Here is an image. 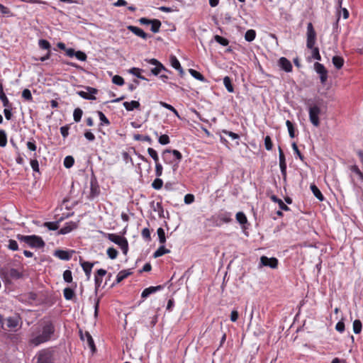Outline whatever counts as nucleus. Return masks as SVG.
<instances>
[{"label": "nucleus", "mask_w": 363, "mask_h": 363, "mask_svg": "<svg viewBox=\"0 0 363 363\" xmlns=\"http://www.w3.org/2000/svg\"><path fill=\"white\" fill-rule=\"evenodd\" d=\"M159 241L161 244H164L166 242L165 233L163 228H159L157 230Z\"/></svg>", "instance_id": "a19ab883"}, {"label": "nucleus", "mask_w": 363, "mask_h": 363, "mask_svg": "<svg viewBox=\"0 0 363 363\" xmlns=\"http://www.w3.org/2000/svg\"><path fill=\"white\" fill-rule=\"evenodd\" d=\"M143 70L140 68L137 67H133L128 70V72L135 75L138 78L143 79V80H147L144 76L141 75V72Z\"/></svg>", "instance_id": "cd10ccee"}, {"label": "nucleus", "mask_w": 363, "mask_h": 363, "mask_svg": "<svg viewBox=\"0 0 363 363\" xmlns=\"http://www.w3.org/2000/svg\"><path fill=\"white\" fill-rule=\"evenodd\" d=\"M316 33L313 28V24L308 23L307 25V42L306 46L308 49L313 48L315 43Z\"/></svg>", "instance_id": "20e7f679"}, {"label": "nucleus", "mask_w": 363, "mask_h": 363, "mask_svg": "<svg viewBox=\"0 0 363 363\" xmlns=\"http://www.w3.org/2000/svg\"><path fill=\"white\" fill-rule=\"evenodd\" d=\"M223 84L228 92L233 93L234 91V88L231 83V79L228 76H226L223 78Z\"/></svg>", "instance_id": "c85d7f7f"}, {"label": "nucleus", "mask_w": 363, "mask_h": 363, "mask_svg": "<svg viewBox=\"0 0 363 363\" xmlns=\"http://www.w3.org/2000/svg\"><path fill=\"white\" fill-rule=\"evenodd\" d=\"M272 199L279 204L280 209L283 211H289V208L280 199H278L276 196H272Z\"/></svg>", "instance_id": "473e14b6"}, {"label": "nucleus", "mask_w": 363, "mask_h": 363, "mask_svg": "<svg viewBox=\"0 0 363 363\" xmlns=\"http://www.w3.org/2000/svg\"><path fill=\"white\" fill-rule=\"evenodd\" d=\"M189 72L190 74L195 79H196L201 82L205 81L204 77L200 72H197L196 70L193 69H189Z\"/></svg>", "instance_id": "f704fd0d"}, {"label": "nucleus", "mask_w": 363, "mask_h": 363, "mask_svg": "<svg viewBox=\"0 0 363 363\" xmlns=\"http://www.w3.org/2000/svg\"><path fill=\"white\" fill-rule=\"evenodd\" d=\"M30 238H31V235H21V234H18L16 235V238L19 241L24 242L28 246V243H30V240L31 239Z\"/></svg>", "instance_id": "09e8293b"}, {"label": "nucleus", "mask_w": 363, "mask_h": 363, "mask_svg": "<svg viewBox=\"0 0 363 363\" xmlns=\"http://www.w3.org/2000/svg\"><path fill=\"white\" fill-rule=\"evenodd\" d=\"M83 111L81 108H77L74 109L73 113V118L75 122H79L81 121Z\"/></svg>", "instance_id": "58836bf2"}, {"label": "nucleus", "mask_w": 363, "mask_h": 363, "mask_svg": "<svg viewBox=\"0 0 363 363\" xmlns=\"http://www.w3.org/2000/svg\"><path fill=\"white\" fill-rule=\"evenodd\" d=\"M194 201V196L193 194H188L184 196V203L190 204Z\"/></svg>", "instance_id": "774afa93"}, {"label": "nucleus", "mask_w": 363, "mask_h": 363, "mask_svg": "<svg viewBox=\"0 0 363 363\" xmlns=\"http://www.w3.org/2000/svg\"><path fill=\"white\" fill-rule=\"evenodd\" d=\"M106 271L103 269H98L95 274V289L96 291L98 290L99 287L101 286L102 283V277L106 274Z\"/></svg>", "instance_id": "4468645a"}, {"label": "nucleus", "mask_w": 363, "mask_h": 363, "mask_svg": "<svg viewBox=\"0 0 363 363\" xmlns=\"http://www.w3.org/2000/svg\"><path fill=\"white\" fill-rule=\"evenodd\" d=\"M80 264H81L84 272H85L87 279H89L90 276H91V269L94 266V263H91V262H85V261H83V262L80 261Z\"/></svg>", "instance_id": "6ab92c4d"}, {"label": "nucleus", "mask_w": 363, "mask_h": 363, "mask_svg": "<svg viewBox=\"0 0 363 363\" xmlns=\"http://www.w3.org/2000/svg\"><path fill=\"white\" fill-rule=\"evenodd\" d=\"M236 220L241 225H244L247 222V217L242 212H238L236 213Z\"/></svg>", "instance_id": "c9c22d12"}, {"label": "nucleus", "mask_w": 363, "mask_h": 363, "mask_svg": "<svg viewBox=\"0 0 363 363\" xmlns=\"http://www.w3.org/2000/svg\"><path fill=\"white\" fill-rule=\"evenodd\" d=\"M74 56L81 61H85L86 60V55L82 51H77Z\"/></svg>", "instance_id": "69168bd1"}, {"label": "nucleus", "mask_w": 363, "mask_h": 363, "mask_svg": "<svg viewBox=\"0 0 363 363\" xmlns=\"http://www.w3.org/2000/svg\"><path fill=\"white\" fill-rule=\"evenodd\" d=\"M162 186H163V181L160 178L155 179L153 181V182L152 183V188L156 190L160 189L162 187Z\"/></svg>", "instance_id": "3c124183"}, {"label": "nucleus", "mask_w": 363, "mask_h": 363, "mask_svg": "<svg viewBox=\"0 0 363 363\" xmlns=\"http://www.w3.org/2000/svg\"><path fill=\"white\" fill-rule=\"evenodd\" d=\"M86 89L87 91H79L77 92V94L84 99L95 100L96 97L94 96V94L98 92V90L90 86H86Z\"/></svg>", "instance_id": "0eeeda50"}, {"label": "nucleus", "mask_w": 363, "mask_h": 363, "mask_svg": "<svg viewBox=\"0 0 363 363\" xmlns=\"http://www.w3.org/2000/svg\"><path fill=\"white\" fill-rule=\"evenodd\" d=\"M128 29L131 31L133 33H134L135 35L139 36L142 38L143 39H147L148 37V35L144 32L143 30L141 28L134 26H128Z\"/></svg>", "instance_id": "dca6fc26"}, {"label": "nucleus", "mask_w": 363, "mask_h": 363, "mask_svg": "<svg viewBox=\"0 0 363 363\" xmlns=\"http://www.w3.org/2000/svg\"><path fill=\"white\" fill-rule=\"evenodd\" d=\"M151 24V30L154 33H157L160 31L161 26V22L157 19H152Z\"/></svg>", "instance_id": "7c9ffc66"}, {"label": "nucleus", "mask_w": 363, "mask_h": 363, "mask_svg": "<svg viewBox=\"0 0 363 363\" xmlns=\"http://www.w3.org/2000/svg\"><path fill=\"white\" fill-rule=\"evenodd\" d=\"M311 49H312V57L315 60H321V57H320V55L319 53V49L318 48H315L314 46Z\"/></svg>", "instance_id": "e2e57ef3"}, {"label": "nucleus", "mask_w": 363, "mask_h": 363, "mask_svg": "<svg viewBox=\"0 0 363 363\" xmlns=\"http://www.w3.org/2000/svg\"><path fill=\"white\" fill-rule=\"evenodd\" d=\"M36 363H52V354L48 350H43L36 354Z\"/></svg>", "instance_id": "39448f33"}, {"label": "nucleus", "mask_w": 363, "mask_h": 363, "mask_svg": "<svg viewBox=\"0 0 363 363\" xmlns=\"http://www.w3.org/2000/svg\"><path fill=\"white\" fill-rule=\"evenodd\" d=\"M30 243H28V247L32 248H43L44 247L45 243L42 239L41 237L32 235L30 238Z\"/></svg>", "instance_id": "1a4fd4ad"}, {"label": "nucleus", "mask_w": 363, "mask_h": 363, "mask_svg": "<svg viewBox=\"0 0 363 363\" xmlns=\"http://www.w3.org/2000/svg\"><path fill=\"white\" fill-rule=\"evenodd\" d=\"M264 146L267 150H271L272 149V142L271 138L269 135H267L264 138Z\"/></svg>", "instance_id": "bf43d9fd"}, {"label": "nucleus", "mask_w": 363, "mask_h": 363, "mask_svg": "<svg viewBox=\"0 0 363 363\" xmlns=\"http://www.w3.org/2000/svg\"><path fill=\"white\" fill-rule=\"evenodd\" d=\"M4 329H8L11 331H16L19 325V318L18 317H9L4 320Z\"/></svg>", "instance_id": "423d86ee"}, {"label": "nucleus", "mask_w": 363, "mask_h": 363, "mask_svg": "<svg viewBox=\"0 0 363 363\" xmlns=\"http://www.w3.org/2000/svg\"><path fill=\"white\" fill-rule=\"evenodd\" d=\"M314 69L320 75L321 83L325 84L328 79V71L324 65L317 62L314 64Z\"/></svg>", "instance_id": "6e6552de"}, {"label": "nucleus", "mask_w": 363, "mask_h": 363, "mask_svg": "<svg viewBox=\"0 0 363 363\" xmlns=\"http://www.w3.org/2000/svg\"><path fill=\"white\" fill-rule=\"evenodd\" d=\"M154 211H158L160 217H163L164 209L160 203H157L156 206H154Z\"/></svg>", "instance_id": "338daca9"}, {"label": "nucleus", "mask_w": 363, "mask_h": 363, "mask_svg": "<svg viewBox=\"0 0 363 363\" xmlns=\"http://www.w3.org/2000/svg\"><path fill=\"white\" fill-rule=\"evenodd\" d=\"M134 139L135 140H143V141H146L149 143H152V139L150 138V136L148 135H145V136H142L139 134L138 135H134Z\"/></svg>", "instance_id": "13d9d810"}, {"label": "nucleus", "mask_w": 363, "mask_h": 363, "mask_svg": "<svg viewBox=\"0 0 363 363\" xmlns=\"http://www.w3.org/2000/svg\"><path fill=\"white\" fill-rule=\"evenodd\" d=\"M63 294H64V296H65V299H67V300L72 299V298L74 296V290L72 289L71 288H68V287L65 288L63 290Z\"/></svg>", "instance_id": "e433bc0d"}, {"label": "nucleus", "mask_w": 363, "mask_h": 363, "mask_svg": "<svg viewBox=\"0 0 363 363\" xmlns=\"http://www.w3.org/2000/svg\"><path fill=\"white\" fill-rule=\"evenodd\" d=\"M97 113H98L99 119L101 121L102 124H105V125L110 124L108 119L106 117V116L101 111H98Z\"/></svg>", "instance_id": "680f3d73"}, {"label": "nucleus", "mask_w": 363, "mask_h": 363, "mask_svg": "<svg viewBox=\"0 0 363 363\" xmlns=\"http://www.w3.org/2000/svg\"><path fill=\"white\" fill-rule=\"evenodd\" d=\"M112 82L118 86H122L124 84V79L119 75H115L112 78Z\"/></svg>", "instance_id": "5fc2aeb1"}, {"label": "nucleus", "mask_w": 363, "mask_h": 363, "mask_svg": "<svg viewBox=\"0 0 363 363\" xmlns=\"http://www.w3.org/2000/svg\"><path fill=\"white\" fill-rule=\"evenodd\" d=\"M260 263L262 266L269 267L272 269H276L278 265V260L277 258H269L266 256H262L260 258Z\"/></svg>", "instance_id": "9d476101"}, {"label": "nucleus", "mask_w": 363, "mask_h": 363, "mask_svg": "<svg viewBox=\"0 0 363 363\" xmlns=\"http://www.w3.org/2000/svg\"><path fill=\"white\" fill-rule=\"evenodd\" d=\"M279 65L286 72H290L292 70V65L291 62L284 57H282L279 60Z\"/></svg>", "instance_id": "2eb2a0df"}, {"label": "nucleus", "mask_w": 363, "mask_h": 363, "mask_svg": "<svg viewBox=\"0 0 363 363\" xmlns=\"http://www.w3.org/2000/svg\"><path fill=\"white\" fill-rule=\"evenodd\" d=\"M350 170L357 174L359 179L363 181V172H362L357 165H352L350 167Z\"/></svg>", "instance_id": "603ef678"}, {"label": "nucleus", "mask_w": 363, "mask_h": 363, "mask_svg": "<svg viewBox=\"0 0 363 363\" xmlns=\"http://www.w3.org/2000/svg\"><path fill=\"white\" fill-rule=\"evenodd\" d=\"M22 97L23 99H25L26 100L29 101H32V99H33V96H32L31 92L28 89H25L23 91V92H22Z\"/></svg>", "instance_id": "4d7b16f0"}, {"label": "nucleus", "mask_w": 363, "mask_h": 363, "mask_svg": "<svg viewBox=\"0 0 363 363\" xmlns=\"http://www.w3.org/2000/svg\"><path fill=\"white\" fill-rule=\"evenodd\" d=\"M320 112V108L317 105L310 106L308 108L309 120L315 127H318L320 125L319 115Z\"/></svg>", "instance_id": "7ed1b4c3"}, {"label": "nucleus", "mask_w": 363, "mask_h": 363, "mask_svg": "<svg viewBox=\"0 0 363 363\" xmlns=\"http://www.w3.org/2000/svg\"><path fill=\"white\" fill-rule=\"evenodd\" d=\"M214 39H215V40H216L218 43H219V44H220V45H223V46H226V45H228V43H229V41H228V39H226V38H223V37H222V36H220V35H216L214 36Z\"/></svg>", "instance_id": "49530a36"}, {"label": "nucleus", "mask_w": 363, "mask_h": 363, "mask_svg": "<svg viewBox=\"0 0 363 363\" xmlns=\"http://www.w3.org/2000/svg\"><path fill=\"white\" fill-rule=\"evenodd\" d=\"M91 196L95 197L100 194V188L95 177L91 179Z\"/></svg>", "instance_id": "f3484780"}, {"label": "nucleus", "mask_w": 363, "mask_h": 363, "mask_svg": "<svg viewBox=\"0 0 363 363\" xmlns=\"http://www.w3.org/2000/svg\"><path fill=\"white\" fill-rule=\"evenodd\" d=\"M286 125L288 128L289 136L294 138L295 137V129L293 123L289 120H287L286 121Z\"/></svg>", "instance_id": "4c0bfd02"}, {"label": "nucleus", "mask_w": 363, "mask_h": 363, "mask_svg": "<svg viewBox=\"0 0 363 363\" xmlns=\"http://www.w3.org/2000/svg\"><path fill=\"white\" fill-rule=\"evenodd\" d=\"M63 279L65 281L70 283L72 281V272L70 270H65L63 273Z\"/></svg>", "instance_id": "6e6d98bb"}, {"label": "nucleus", "mask_w": 363, "mask_h": 363, "mask_svg": "<svg viewBox=\"0 0 363 363\" xmlns=\"http://www.w3.org/2000/svg\"><path fill=\"white\" fill-rule=\"evenodd\" d=\"M7 144V137L4 130H0V147H5Z\"/></svg>", "instance_id": "c03bdc74"}, {"label": "nucleus", "mask_w": 363, "mask_h": 363, "mask_svg": "<svg viewBox=\"0 0 363 363\" xmlns=\"http://www.w3.org/2000/svg\"><path fill=\"white\" fill-rule=\"evenodd\" d=\"M158 141L161 145H167L170 142L169 138L167 135H162L161 136H160Z\"/></svg>", "instance_id": "052dcab7"}, {"label": "nucleus", "mask_w": 363, "mask_h": 363, "mask_svg": "<svg viewBox=\"0 0 363 363\" xmlns=\"http://www.w3.org/2000/svg\"><path fill=\"white\" fill-rule=\"evenodd\" d=\"M123 105L128 111L139 109L140 107V104L137 101H125Z\"/></svg>", "instance_id": "aec40b11"}, {"label": "nucleus", "mask_w": 363, "mask_h": 363, "mask_svg": "<svg viewBox=\"0 0 363 363\" xmlns=\"http://www.w3.org/2000/svg\"><path fill=\"white\" fill-rule=\"evenodd\" d=\"M130 274V272L126 271V270H122L118 272L116 277V284L120 283L124 279L128 277Z\"/></svg>", "instance_id": "2f4dec72"}, {"label": "nucleus", "mask_w": 363, "mask_h": 363, "mask_svg": "<svg viewBox=\"0 0 363 363\" xmlns=\"http://www.w3.org/2000/svg\"><path fill=\"white\" fill-rule=\"evenodd\" d=\"M162 174V166L160 162L155 163V175L157 177H161Z\"/></svg>", "instance_id": "0e129e2a"}, {"label": "nucleus", "mask_w": 363, "mask_h": 363, "mask_svg": "<svg viewBox=\"0 0 363 363\" xmlns=\"http://www.w3.org/2000/svg\"><path fill=\"white\" fill-rule=\"evenodd\" d=\"M38 45L41 49L50 50V43L47 40L44 39L39 40L38 41Z\"/></svg>", "instance_id": "ea45409f"}, {"label": "nucleus", "mask_w": 363, "mask_h": 363, "mask_svg": "<svg viewBox=\"0 0 363 363\" xmlns=\"http://www.w3.org/2000/svg\"><path fill=\"white\" fill-rule=\"evenodd\" d=\"M162 70H165V67L162 65V64H160V65L155 66V67L151 69V73L155 76L158 75Z\"/></svg>", "instance_id": "864d4df0"}, {"label": "nucleus", "mask_w": 363, "mask_h": 363, "mask_svg": "<svg viewBox=\"0 0 363 363\" xmlns=\"http://www.w3.org/2000/svg\"><path fill=\"white\" fill-rule=\"evenodd\" d=\"M54 255L62 260H69L71 259V255L68 251L57 250L54 252Z\"/></svg>", "instance_id": "412c9836"}, {"label": "nucleus", "mask_w": 363, "mask_h": 363, "mask_svg": "<svg viewBox=\"0 0 363 363\" xmlns=\"http://www.w3.org/2000/svg\"><path fill=\"white\" fill-rule=\"evenodd\" d=\"M74 160L72 156H67L64 160V166L66 168H70L73 166Z\"/></svg>", "instance_id": "37998d69"}, {"label": "nucleus", "mask_w": 363, "mask_h": 363, "mask_svg": "<svg viewBox=\"0 0 363 363\" xmlns=\"http://www.w3.org/2000/svg\"><path fill=\"white\" fill-rule=\"evenodd\" d=\"M0 100L2 101L3 106L5 108H9L11 106V104L9 103V99L6 97L5 93L4 92L1 84H0Z\"/></svg>", "instance_id": "5701e85b"}, {"label": "nucleus", "mask_w": 363, "mask_h": 363, "mask_svg": "<svg viewBox=\"0 0 363 363\" xmlns=\"http://www.w3.org/2000/svg\"><path fill=\"white\" fill-rule=\"evenodd\" d=\"M167 153H172L173 155L177 158V160L179 162L182 158V155L181 154V152L177 150H165L163 151L162 152V155H163V157L164 158L165 157V155L167 154Z\"/></svg>", "instance_id": "c756f323"}, {"label": "nucleus", "mask_w": 363, "mask_h": 363, "mask_svg": "<svg viewBox=\"0 0 363 363\" xmlns=\"http://www.w3.org/2000/svg\"><path fill=\"white\" fill-rule=\"evenodd\" d=\"M362 331V323L359 320H355L353 322V332L355 334H359Z\"/></svg>", "instance_id": "79ce46f5"}, {"label": "nucleus", "mask_w": 363, "mask_h": 363, "mask_svg": "<svg viewBox=\"0 0 363 363\" xmlns=\"http://www.w3.org/2000/svg\"><path fill=\"white\" fill-rule=\"evenodd\" d=\"M170 252V250L165 248L164 245L160 246L155 252L153 255V257L155 258H157L159 257H161L165 254H168Z\"/></svg>", "instance_id": "a878e982"}, {"label": "nucleus", "mask_w": 363, "mask_h": 363, "mask_svg": "<svg viewBox=\"0 0 363 363\" xmlns=\"http://www.w3.org/2000/svg\"><path fill=\"white\" fill-rule=\"evenodd\" d=\"M63 220V218H60L56 222H45L44 226L48 228L50 230H55L59 228L60 223Z\"/></svg>", "instance_id": "b1692460"}, {"label": "nucleus", "mask_w": 363, "mask_h": 363, "mask_svg": "<svg viewBox=\"0 0 363 363\" xmlns=\"http://www.w3.org/2000/svg\"><path fill=\"white\" fill-rule=\"evenodd\" d=\"M171 65L177 70L179 72V74L182 76L184 74V70L180 65L179 61L174 55L170 56Z\"/></svg>", "instance_id": "4be33fe9"}, {"label": "nucleus", "mask_w": 363, "mask_h": 363, "mask_svg": "<svg viewBox=\"0 0 363 363\" xmlns=\"http://www.w3.org/2000/svg\"><path fill=\"white\" fill-rule=\"evenodd\" d=\"M279 167H280L281 174H282L284 179H286V160H285L284 154L280 147H279Z\"/></svg>", "instance_id": "9b49d317"}, {"label": "nucleus", "mask_w": 363, "mask_h": 363, "mask_svg": "<svg viewBox=\"0 0 363 363\" xmlns=\"http://www.w3.org/2000/svg\"><path fill=\"white\" fill-rule=\"evenodd\" d=\"M107 238L110 241L118 245L125 255H127L128 251V242L125 238L114 233H108Z\"/></svg>", "instance_id": "f03ea898"}, {"label": "nucleus", "mask_w": 363, "mask_h": 363, "mask_svg": "<svg viewBox=\"0 0 363 363\" xmlns=\"http://www.w3.org/2000/svg\"><path fill=\"white\" fill-rule=\"evenodd\" d=\"M333 64L337 69H340L344 64V60L342 57L334 56L332 59Z\"/></svg>", "instance_id": "bb28decb"}, {"label": "nucleus", "mask_w": 363, "mask_h": 363, "mask_svg": "<svg viewBox=\"0 0 363 363\" xmlns=\"http://www.w3.org/2000/svg\"><path fill=\"white\" fill-rule=\"evenodd\" d=\"M55 333V326L50 320L45 321L41 325L32 328L28 344L37 347L51 339Z\"/></svg>", "instance_id": "f257e3e1"}, {"label": "nucleus", "mask_w": 363, "mask_h": 363, "mask_svg": "<svg viewBox=\"0 0 363 363\" xmlns=\"http://www.w3.org/2000/svg\"><path fill=\"white\" fill-rule=\"evenodd\" d=\"M80 337L82 340H84L85 339L86 340L87 345L92 352H94L96 351V347L94 345V340L91 335L89 334V333L86 332L84 334H83L82 332L80 331Z\"/></svg>", "instance_id": "f8f14e48"}, {"label": "nucleus", "mask_w": 363, "mask_h": 363, "mask_svg": "<svg viewBox=\"0 0 363 363\" xmlns=\"http://www.w3.org/2000/svg\"><path fill=\"white\" fill-rule=\"evenodd\" d=\"M106 252H107L108 257L111 259H116L118 254V251L113 247L108 248Z\"/></svg>", "instance_id": "8fccbe9b"}, {"label": "nucleus", "mask_w": 363, "mask_h": 363, "mask_svg": "<svg viewBox=\"0 0 363 363\" xmlns=\"http://www.w3.org/2000/svg\"><path fill=\"white\" fill-rule=\"evenodd\" d=\"M256 36V32L255 30L250 29L247 30V32L245 34V39L246 41L252 42L255 40Z\"/></svg>", "instance_id": "72a5a7b5"}, {"label": "nucleus", "mask_w": 363, "mask_h": 363, "mask_svg": "<svg viewBox=\"0 0 363 363\" xmlns=\"http://www.w3.org/2000/svg\"><path fill=\"white\" fill-rule=\"evenodd\" d=\"M149 155L153 159L155 163L159 162V157L156 150L152 147L147 149Z\"/></svg>", "instance_id": "de8ad7c7"}, {"label": "nucleus", "mask_w": 363, "mask_h": 363, "mask_svg": "<svg viewBox=\"0 0 363 363\" xmlns=\"http://www.w3.org/2000/svg\"><path fill=\"white\" fill-rule=\"evenodd\" d=\"M77 226H78V224L76 222L70 221V222L66 223L65 225L59 230L58 234H60V235L67 234V233H70L72 230L76 229L77 228Z\"/></svg>", "instance_id": "ddd939ff"}, {"label": "nucleus", "mask_w": 363, "mask_h": 363, "mask_svg": "<svg viewBox=\"0 0 363 363\" xmlns=\"http://www.w3.org/2000/svg\"><path fill=\"white\" fill-rule=\"evenodd\" d=\"M7 247L12 251H16L18 250V245L16 240L10 239L8 240Z\"/></svg>", "instance_id": "a18cd8bd"}, {"label": "nucleus", "mask_w": 363, "mask_h": 363, "mask_svg": "<svg viewBox=\"0 0 363 363\" xmlns=\"http://www.w3.org/2000/svg\"><path fill=\"white\" fill-rule=\"evenodd\" d=\"M311 190L313 192V195L320 201H323L324 200V196L322 194L320 189L317 187L315 184L311 185Z\"/></svg>", "instance_id": "393cba45"}, {"label": "nucleus", "mask_w": 363, "mask_h": 363, "mask_svg": "<svg viewBox=\"0 0 363 363\" xmlns=\"http://www.w3.org/2000/svg\"><path fill=\"white\" fill-rule=\"evenodd\" d=\"M163 287L161 285L157 286H150L146 288L142 292L141 296L143 298L148 297L150 294L155 293L160 290H161Z\"/></svg>", "instance_id": "a211bd4d"}]
</instances>
